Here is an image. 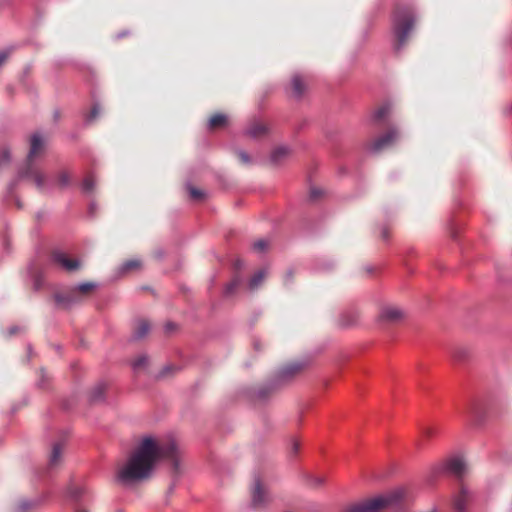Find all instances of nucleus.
I'll use <instances>...</instances> for the list:
<instances>
[{"mask_svg":"<svg viewBox=\"0 0 512 512\" xmlns=\"http://www.w3.org/2000/svg\"><path fill=\"white\" fill-rule=\"evenodd\" d=\"M166 460L174 473L180 472L181 452L173 440H158L144 437L131 452L125 463L116 472V481L123 486H132L148 479L159 460Z\"/></svg>","mask_w":512,"mask_h":512,"instance_id":"nucleus-1","label":"nucleus"},{"mask_svg":"<svg viewBox=\"0 0 512 512\" xmlns=\"http://www.w3.org/2000/svg\"><path fill=\"white\" fill-rule=\"evenodd\" d=\"M29 151L24 164L18 170V176L31 181L39 190H44L47 184V177L37 166L36 161L44 155L46 139L40 133L30 136Z\"/></svg>","mask_w":512,"mask_h":512,"instance_id":"nucleus-2","label":"nucleus"},{"mask_svg":"<svg viewBox=\"0 0 512 512\" xmlns=\"http://www.w3.org/2000/svg\"><path fill=\"white\" fill-rule=\"evenodd\" d=\"M404 490L397 488L378 497L362 500L350 507L351 512H382L392 510L398 512L402 508Z\"/></svg>","mask_w":512,"mask_h":512,"instance_id":"nucleus-3","label":"nucleus"},{"mask_svg":"<svg viewBox=\"0 0 512 512\" xmlns=\"http://www.w3.org/2000/svg\"><path fill=\"white\" fill-rule=\"evenodd\" d=\"M414 11L410 6H398L394 13L393 29L396 38L395 47L399 50L404 46L409 38V34L414 27Z\"/></svg>","mask_w":512,"mask_h":512,"instance_id":"nucleus-4","label":"nucleus"},{"mask_svg":"<svg viewBox=\"0 0 512 512\" xmlns=\"http://www.w3.org/2000/svg\"><path fill=\"white\" fill-rule=\"evenodd\" d=\"M94 287L95 285L93 283H83L70 290L66 294H57L55 299L59 304L69 306L79 302L81 297L89 294L94 289Z\"/></svg>","mask_w":512,"mask_h":512,"instance_id":"nucleus-5","label":"nucleus"},{"mask_svg":"<svg viewBox=\"0 0 512 512\" xmlns=\"http://www.w3.org/2000/svg\"><path fill=\"white\" fill-rule=\"evenodd\" d=\"M398 137V131L395 128H390L385 134L374 139L369 144V149L375 153L381 152L393 145L397 141Z\"/></svg>","mask_w":512,"mask_h":512,"instance_id":"nucleus-6","label":"nucleus"},{"mask_svg":"<svg viewBox=\"0 0 512 512\" xmlns=\"http://www.w3.org/2000/svg\"><path fill=\"white\" fill-rule=\"evenodd\" d=\"M404 317V311L396 306H385L379 314L380 321L387 324H396L402 321Z\"/></svg>","mask_w":512,"mask_h":512,"instance_id":"nucleus-7","label":"nucleus"},{"mask_svg":"<svg viewBox=\"0 0 512 512\" xmlns=\"http://www.w3.org/2000/svg\"><path fill=\"white\" fill-rule=\"evenodd\" d=\"M52 259L54 263L62 267L67 272L76 271L81 267L80 261L69 258V256L66 253L61 251L54 252L52 254Z\"/></svg>","mask_w":512,"mask_h":512,"instance_id":"nucleus-8","label":"nucleus"},{"mask_svg":"<svg viewBox=\"0 0 512 512\" xmlns=\"http://www.w3.org/2000/svg\"><path fill=\"white\" fill-rule=\"evenodd\" d=\"M269 132V128L265 122L259 119H253L246 128V134L254 139L265 137Z\"/></svg>","mask_w":512,"mask_h":512,"instance_id":"nucleus-9","label":"nucleus"},{"mask_svg":"<svg viewBox=\"0 0 512 512\" xmlns=\"http://www.w3.org/2000/svg\"><path fill=\"white\" fill-rule=\"evenodd\" d=\"M306 366L307 363L304 361H294L288 363L285 366H283L279 371V378L282 380L291 379L294 376L300 374L305 369Z\"/></svg>","mask_w":512,"mask_h":512,"instance_id":"nucleus-10","label":"nucleus"},{"mask_svg":"<svg viewBox=\"0 0 512 512\" xmlns=\"http://www.w3.org/2000/svg\"><path fill=\"white\" fill-rule=\"evenodd\" d=\"M446 470L461 479L467 471V466L461 457H454L447 461Z\"/></svg>","mask_w":512,"mask_h":512,"instance_id":"nucleus-11","label":"nucleus"},{"mask_svg":"<svg viewBox=\"0 0 512 512\" xmlns=\"http://www.w3.org/2000/svg\"><path fill=\"white\" fill-rule=\"evenodd\" d=\"M470 496L466 488L462 485L458 494L454 497L453 507L456 512H465Z\"/></svg>","mask_w":512,"mask_h":512,"instance_id":"nucleus-12","label":"nucleus"},{"mask_svg":"<svg viewBox=\"0 0 512 512\" xmlns=\"http://www.w3.org/2000/svg\"><path fill=\"white\" fill-rule=\"evenodd\" d=\"M307 88L305 79L300 75H294L291 79V95L294 98H301Z\"/></svg>","mask_w":512,"mask_h":512,"instance_id":"nucleus-13","label":"nucleus"},{"mask_svg":"<svg viewBox=\"0 0 512 512\" xmlns=\"http://www.w3.org/2000/svg\"><path fill=\"white\" fill-rule=\"evenodd\" d=\"M266 502V493L259 480L255 481L252 491V504L254 507H260Z\"/></svg>","mask_w":512,"mask_h":512,"instance_id":"nucleus-14","label":"nucleus"},{"mask_svg":"<svg viewBox=\"0 0 512 512\" xmlns=\"http://www.w3.org/2000/svg\"><path fill=\"white\" fill-rule=\"evenodd\" d=\"M64 451V444L62 442H57L53 445L52 451L49 457V466L55 467L57 466L62 458Z\"/></svg>","mask_w":512,"mask_h":512,"instance_id":"nucleus-15","label":"nucleus"},{"mask_svg":"<svg viewBox=\"0 0 512 512\" xmlns=\"http://www.w3.org/2000/svg\"><path fill=\"white\" fill-rule=\"evenodd\" d=\"M142 268V261L140 259H130L125 261L119 268V274L125 275Z\"/></svg>","mask_w":512,"mask_h":512,"instance_id":"nucleus-16","label":"nucleus"},{"mask_svg":"<svg viewBox=\"0 0 512 512\" xmlns=\"http://www.w3.org/2000/svg\"><path fill=\"white\" fill-rule=\"evenodd\" d=\"M228 123V117L223 113L213 114L209 119V129L217 130L224 128Z\"/></svg>","mask_w":512,"mask_h":512,"instance_id":"nucleus-17","label":"nucleus"},{"mask_svg":"<svg viewBox=\"0 0 512 512\" xmlns=\"http://www.w3.org/2000/svg\"><path fill=\"white\" fill-rule=\"evenodd\" d=\"M291 151L286 146H279L275 148L271 154V161L275 164L281 163L290 155Z\"/></svg>","mask_w":512,"mask_h":512,"instance_id":"nucleus-18","label":"nucleus"},{"mask_svg":"<svg viewBox=\"0 0 512 512\" xmlns=\"http://www.w3.org/2000/svg\"><path fill=\"white\" fill-rule=\"evenodd\" d=\"M150 327L151 325L147 320H139L134 327V337L137 339L145 337L148 334Z\"/></svg>","mask_w":512,"mask_h":512,"instance_id":"nucleus-19","label":"nucleus"},{"mask_svg":"<svg viewBox=\"0 0 512 512\" xmlns=\"http://www.w3.org/2000/svg\"><path fill=\"white\" fill-rule=\"evenodd\" d=\"M390 111H391V106L389 104H387V103L382 104L381 106H379L378 108L375 109V111L372 114V119L375 122H381L388 117V115L390 114Z\"/></svg>","mask_w":512,"mask_h":512,"instance_id":"nucleus-20","label":"nucleus"},{"mask_svg":"<svg viewBox=\"0 0 512 512\" xmlns=\"http://www.w3.org/2000/svg\"><path fill=\"white\" fill-rule=\"evenodd\" d=\"M11 161V152L9 147L2 146L0 147V169L5 168L9 165Z\"/></svg>","mask_w":512,"mask_h":512,"instance_id":"nucleus-21","label":"nucleus"},{"mask_svg":"<svg viewBox=\"0 0 512 512\" xmlns=\"http://www.w3.org/2000/svg\"><path fill=\"white\" fill-rule=\"evenodd\" d=\"M265 277L266 272L264 270H260L257 273H255L249 282L250 289L258 288V286L262 283Z\"/></svg>","mask_w":512,"mask_h":512,"instance_id":"nucleus-22","label":"nucleus"},{"mask_svg":"<svg viewBox=\"0 0 512 512\" xmlns=\"http://www.w3.org/2000/svg\"><path fill=\"white\" fill-rule=\"evenodd\" d=\"M70 179V174L67 171H61L56 177V182L59 187L63 188L69 185Z\"/></svg>","mask_w":512,"mask_h":512,"instance_id":"nucleus-23","label":"nucleus"},{"mask_svg":"<svg viewBox=\"0 0 512 512\" xmlns=\"http://www.w3.org/2000/svg\"><path fill=\"white\" fill-rule=\"evenodd\" d=\"M148 364V357L146 355L138 356L133 362L132 366L135 371L144 369Z\"/></svg>","mask_w":512,"mask_h":512,"instance_id":"nucleus-24","label":"nucleus"},{"mask_svg":"<svg viewBox=\"0 0 512 512\" xmlns=\"http://www.w3.org/2000/svg\"><path fill=\"white\" fill-rule=\"evenodd\" d=\"M95 186H96V183H95L93 176L88 175L83 181L82 189L86 193H92L95 190Z\"/></svg>","mask_w":512,"mask_h":512,"instance_id":"nucleus-25","label":"nucleus"},{"mask_svg":"<svg viewBox=\"0 0 512 512\" xmlns=\"http://www.w3.org/2000/svg\"><path fill=\"white\" fill-rule=\"evenodd\" d=\"M104 391H105V386L103 384L96 386L91 391V394H90L91 401L96 402V401L100 400L104 394Z\"/></svg>","mask_w":512,"mask_h":512,"instance_id":"nucleus-26","label":"nucleus"},{"mask_svg":"<svg viewBox=\"0 0 512 512\" xmlns=\"http://www.w3.org/2000/svg\"><path fill=\"white\" fill-rule=\"evenodd\" d=\"M325 482V478L320 475H311L308 477V484L313 487H320Z\"/></svg>","mask_w":512,"mask_h":512,"instance_id":"nucleus-27","label":"nucleus"},{"mask_svg":"<svg viewBox=\"0 0 512 512\" xmlns=\"http://www.w3.org/2000/svg\"><path fill=\"white\" fill-rule=\"evenodd\" d=\"M240 284V279L238 277H235L229 284H227L226 288H225V295L226 296H230L232 295L235 290L237 289V287L239 286Z\"/></svg>","mask_w":512,"mask_h":512,"instance_id":"nucleus-28","label":"nucleus"},{"mask_svg":"<svg viewBox=\"0 0 512 512\" xmlns=\"http://www.w3.org/2000/svg\"><path fill=\"white\" fill-rule=\"evenodd\" d=\"M100 112V106L98 104H94L90 113L86 116V121L88 123L93 122L99 116Z\"/></svg>","mask_w":512,"mask_h":512,"instance_id":"nucleus-29","label":"nucleus"},{"mask_svg":"<svg viewBox=\"0 0 512 512\" xmlns=\"http://www.w3.org/2000/svg\"><path fill=\"white\" fill-rule=\"evenodd\" d=\"M190 197L194 200H202L204 198V192L194 187H189Z\"/></svg>","mask_w":512,"mask_h":512,"instance_id":"nucleus-30","label":"nucleus"},{"mask_svg":"<svg viewBox=\"0 0 512 512\" xmlns=\"http://www.w3.org/2000/svg\"><path fill=\"white\" fill-rule=\"evenodd\" d=\"M267 247H268V241H266L264 239H260L256 242H254V244H253V249L258 252L265 251L267 249Z\"/></svg>","mask_w":512,"mask_h":512,"instance_id":"nucleus-31","label":"nucleus"},{"mask_svg":"<svg viewBox=\"0 0 512 512\" xmlns=\"http://www.w3.org/2000/svg\"><path fill=\"white\" fill-rule=\"evenodd\" d=\"M236 156L239 159V161L244 165H248L251 163V157L245 151H237Z\"/></svg>","mask_w":512,"mask_h":512,"instance_id":"nucleus-32","label":"nucleus"},{"mask_svg":"<svg viewBox=\"0 0 512 512\" xmlns=\"http://www.w3.org/2000/svg\"><path fill=\"white\" fill-rule=\"evenodd\" d=\"M300 449V443L297 439L293 438L290 443V456L295 457Z\"/></svg>","mask_w":512,"mask_h":512,"instance_id":"nucleus-33","label":"nucleus"},{"mask_svg":"<svg viewBox=\"0 0 512 512\" xmlns=\"http://www.w3.org/2000/svg\"><path fill=\"white\" fill-rule=\"evenodd\" d=\"M322 195V190L319 188H311L310 190V198L315 200Z\"/></svg>","mask_w":512,"mask_h":512,"instance_id":"nucleus-34","label":"nucleus"},{"mask_svg":"<svg viewBox=\"0 0 512 512\" xmlns=\"http://www.w3.org/2000/svg\"><path fill=\"white\" fill-rule=\"evenodd\" d=\"M422 433H423L424 438H429L434 435L435 430L432 427H426V428H424Z\"/></svg>","mask_w":512,"mask_h":512,"instance_id":"nucleus-35","label":"nucleus"},{"mask_svg":"<svg viewBox=\"0 0 512 512\" xmlns=\"http://www.w3.org/2000/svg\"><path fill=\"white\" fill-rule=\"evenodd\" d=\"M9 57V52L8 51H1L0 52V66L6 62V60L8 59Z\"/></svg>","mask_w":512,"mask_h":512,"instance_id":"nucleus-36","label":"nucleus"},{"mask_svg":"<svg viewBox=\"0 0 512 512\" xmlns=\"http://www.w3.org/2000/svg\"><path fill=\"white\" fill-rule=\"evenodd\" d=\"M71 494L73 497L78 498L81 494V489L75 488V489L71 490Z\"/></svg>","mask_w":512,"mask_h":512,"instance_id":"nucleus-37","label":"nucleus"},{"mask_svg":"<svg viewBox=\"0 0 512 512\" xmlns=\"http://www.w3.org/2000/svg\"><path fill=\"white\" fill-rule=\"evenodd\" d=\"M389 229L388 228H384L383 231H382V238L384 240H387L389 238Z\"/></svg>","mask_w":512,"mask_h":512,"instance_id":"nucleus-38","label":"nucleus"},{"mask_svg":"<svg viewBox=\"0 0 512 512\" xmlns=\"http://www.w3.org/2000/svg\"><path fill=\"white\" fill-rule=\"evenodd\" d=\"M170 369H172V368H171V367H167V368H165V369L162 371L161 376H163V377H164V376H166V375H167V373H168V371H169Z\"/></svg>","mask_w":512,"mask_h":512,"instance_id":"nucleus-39","label":"nucleus"},{"mask_svg":"<svg viewBox=\"0 0 512 512\" xmlns=\"http://www.w3.org/2000/svg\"><path fill=\"white\" fill-rule=\"evenodd\" d=\"M166 329H167V331H171L172 329H174V325L172 323H168L166 325Z\"/></svg>","mask_w":512,"mask_h":512,"instance_id":"nucleus-40","label":"nucleus"}]
</instances>
